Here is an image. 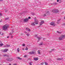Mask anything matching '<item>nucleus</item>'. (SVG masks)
Instances as JSON below:
<instances>
[{"label": "nucleus", "instance_id": "obj_48", "mask_svg": "<svg viewBox=\"0 0 65 65\" xmlns=\"http://www.w3.org/2000/svg\"><path fill=\"white\" fill-rule=\"evenodd\" d=\"M64 19H65V17H64Z\"/></svg>", "mask_w": 65, "mask_h": 65}, {"label": "nucleus", "instance_id": "obj_38", "mask_svg": "<svg viewBox=\"0 0 65 65\" xmlns=\"http://www.w3.org/2000/svg\"><path fill=\"white\" fill-rule=\"evenodd\" d=\"M40 45H42V43H41L40 44Z\"/></svg>", "mask_w": 65, "mask_h": 65}, {"label": "nucleus", "instance_id": "obj_15", "mask_svg": "<svg viewBox=\"0 0 65 65\" xmlns=\"http://www.w3.org/2000/svg\"><path fill=\"white\" fill-rule=\"evenodd\" d=\"M26 29H27V30L28 31H30V29H29V28H26Z\"/></svg>", "mask_w": 65, "mask_h": 65}, {"label": "nucleus", "instance_id": "obj_31", "mask_svg": "<svg viewBox=\"0 0 65 65\" xmlns=\"http://www.w3.org/2000/svg\"><path fill=\"white\" fill-rule=\"evenodd\" d=\"M31 14H32V15H35L34 13H32Z\"/></svg>", "mask_w": 65, "mask_h": 65}, {"label": "nucleus", "instance_id": "obj_26", "mask_svg": "<svg viewBox=\"0 0 65 65\" xmlns=\"http://www.w3.org/2000/svg\"><path fill=\"white\" fill-rule=\"evenodd\" d=\"M26 35L27 36H30V34H26Z\"/></svg>", "mask_w": 65, "mask_h": 65}, {"label": "nucleus", "instance_id": "obj_33", "mask_svg": "<svg viewBox=\"0 0 65 65\" xmlns=\"http://www.w3.org/2000/svg\"><path fill=\"white\" fill-rule=\"evenodd\" d=\"M13 36H11V38H13Z\"/></svg>", "mask_w": 65, "mask_h": 65}, {"label": "nucleus", "instance_id": "obj_22", "mask_svg": "<svg viewBox=\"0 0 65 65\" xmlns=\"http://www.w3.org/2000/svg\"><path fill=\"white\" fill-rule=\"evenodd\" d=\"M31 24L32 26H35V24L33 23H32Z\"/></svg>", "mask_w": 65, "mask_h": 65}, {"label": "nucleus", "instance_id": "obj_12", "mask_svg": "<svg viewBox=\"0 0 65 65\" xmlns=\"http://www.w3.org/2000/svg\"><path fill=\"white\" fill-rule=\"evenodd\" d=\"M50 14V13H49V12H47L46 13V14H44V16H46V14Z\"/></svg>", "mask_w": 65, "mask_h": 65}, {"label": "nucleus", "instance_id": "obj_23", "mask_svg": "<svg viewBox=\"0 0 65 65\" xmlns=\"http://www.w3.org/2000/svg\"><path fill=\"white\" fill-rule=\"evenodd\" d=\"M5 20H9V18H6L5 19Z\"/></svg>", "mask_w": 65, "mask_h": 65}, {"label": "nucleus", "instance_id": "obj_10", "mask_svg": "<svg viewBox=\"0 0 65 65\" xmlns=\"http://www.w3.org/2000/svg\"><path fill=\"white\" fill-rule=\"evenodd\" d=\"M29 54H35V52H30L29 53Z\"/></svg>", "mask_w": 65, "mask_h": 65}, {"label": "nucleus", "instance_id": "obj_52", "mask_svg": "<svg viewBox=\"0 0 65 65\" xmlns=\"http://www.w3.org/2000/svg\"><path fill=\"white\" fill-rule=\"evenodd\" d=\"M51 52H52V51H51V52H50V53H51Z\"/></svg>", "mask_w": 65, "mask_h": 65}, {"label": "nucleus", "instance_id": "obj_28", "mask_svg": "<svg viewBox=\"0 0 65 65\" xmlns=\"http://www.w3.org/2000/svg\"><path fill=\"white\" fill-rule=\"evenodd\" d=\"M25 44H22V46H25Z\"/></svg>", "mask_w": 65, "mask_h": 65}, {"label": "nucleus", "instance_id": "obj_14", "mask_svg": "<svg viewBox=\"0 0 65 65\" xmlns=\"http://www.w3.org/2000/svg\"><path fill=\"white\" fill-rule=\"evenodd\" d=\"M34 59L35 60V61H37L38 60V59L36 58H34Z\"/></svg>", "mask_w": 65, "mask_h": 65}, {"label": "nucleus", "instance_id": "obj_39", "mask_svg": "<svg viewBox=\"0 0 65 65\" xmlns=\"http://www.w3.org/2000/svg\"><path fill=\"white\" fill-rule=\"evenodd\" d=\"M59 0H57V2H59Z\"/></svg>", "mask_w": 65, "mask_h": 65}, {"label": "nucleus", "instance_id": "obj_54", "mask_svg": "<svg viewBox=\"0 0 65 65\" xmlns=\"http://www.w3.org/2000/svg\"><path fill=\"white\" fill-rule=\"evenodd\" d=\"M0 65H2L1 64H0Z\"/></svg>", "mask_w": 65, "mask_h": 65}, {"label": "nucleus", "instance_id": "obj_32", "mask_svg": "<svg viewBox=\"0 0 65 65\" xmlns=\"http://www.w3.org/2000/svg\"><path fill=\"white\" fill-rule=\"evenodd\" d=\"M4 56H7V55H6V54H5L4 55Z\"/></svg>", "mask_w": 65, "mask_h": 65}, {"label": "nucleus", "instance_id": "obj_6", "mask_svg": "<svg viewBox=\"0 0 65 65\" xmlns=\"http://www.w3.org/2000/svg\"><path fill=\"white\" fill-rule=\"evenodd\" d=\"M35 22H36V24H38V20H37L35 19Z\"/></svg>", "mask_w": 65, "mask_h": 65}, {"label": "nucleus", "instance_id": "obj_2", "mask_svg": "<svg viewBox=\"0 0 65 65\" xmlns=\"http://www.w3.org/2000/svg\"><path fill=\"white\" fill-rule=\"evenodd\" d=\"M65 38V35L61 36L59 37V39L60 40H62L64 39Z\"/></svg>", "mask_w": 65, "mask_h": 65}, {"label": "nucleus", "instance_id": "obj_43", "mask_svg": "<svg viewBox=\"0 0 65 65\" xmlns=\"http://www.w3.org/2000/svg\"><path fill=\"white\" fill-rule=\"evenodd\" d=\"M24 35V34H21V35Z\"/></svg>", "mask_w": 65, "mask_h": 65}, {"label": "nucleus", "instance_id": "obj_8", "mask_svg": "<svg viewBox=\"0 0 65 65\" xmlns=\"http://www.w3.org/2000/svg\"><path fill=\"white\" fill-rule=\"evenodd\" d=\"M44 21L43 20V21H41V22L40 23V25H42V24H43V23H44Z\"/></svg>", "mask_w": 65, "mask_h": 65}, {"label": "nucleus", "instance_id": "obj_1", "mask_svg": "<svg viewBox=\"0 0 65 65\" xmlns=\"http://www.w3.org/2000/svg\"><path fill=\"white\" fill-rule=\"evenodd\" d=\"M8 27H9V25L8 24H6L3 27V29L4 30H5L7 29Z\"/></svg>", "mask_w": 65, "mask_h": 65}, {"label": "nucleus", "instance_id": "obj_42", "mask_svg": "<svg viewBox=\"0 0 65 65\" xmlns=\"http://www.w3.org/2000/svg\"><path fill=\"white\" fill-rule=\"evenodd\" d=\"M3 1V0H0V1Z\"/></svg>", "mask_w": 65, "mask_h": 65}, {"label": "nucleus", "instance_id": "obj_53", "mask_svg": "<svg viewBox=\"0 0 65 65\" xmlns=\"http://www.w3.org/2000/svg\"><path fill=\"white\" fill-rule=\"evenodd\" d=\"M50 61H51L52 60L51 59H50Z\"/></svg>", "mask_w": 65, "mask_h": 65}, {"label": "nucleus", "instance_id": "obj_30", "mask_svg": "<svg viewBox=\"0 0 65 65\" xmlns=\"http://www.w3.org/2000/svg\"><path fill=\"white\" fill-rule=\"evenodd\" d=\"M27 55H24V58H26V57H27Z\"/></svg>", "mask_w": 65, "mask_h": 65}, {"label": "nucleus", "instance_id": "obj_3", "mask_svg": "<svg viewBox=\"0 0 65 65\" xmlns=\"http://www.w3.org/2000/svg\"><path fill=\"white\" fill-rule=\"evenodd\" d=\"M6 60L8 61H11L13 60V59L10 58H7L6 59Z\"/></svg>", "mask_w": 65, "mask_h": 65}, {"label": "nucleus", "instance_id": "obj_50", "mask_svg": "<svg viewBox=\"0 0 65 65\" xmlns=\"http://www.w3.org/2000/svg\"><path fill=\"white\" fill-rule=\"evenodd\" d=\"M1 32H0V34H1Z\"/></svg>", "mask_w": 65, "mask_h": 65}, {"label": "nucleus", "instance_id": "obj_11", "mask_svg": "<svg viewBox=\"0 0 65 65\" xmlns=\"http://www.w3.org/2000/svg\"><path fill=\"white\" fill-rule=\"evenodd\" d=\"M60 21H61V19H59V20H58L57 22V24H59L60 23Z\"/></svg>", "mask_w": 65, "mask_h": 65}, {"label": "nucleus", "instance_id": "obj_19", "mask_svg": "<svg viewBox=\"0 0 65 65\" xmlns=\"http://www.w3.org/2000/svg\"><path fill=\"white\" fill-rule=\"evenodd\" d=\"M38 54H40V50H38Z\"/></svg>", "mask_w": 65, "mask_h": 65}, {"label": "nucleus", "instance_id": "obj_46", "mask_svg": "<svg viewBox=\"0 0 65 65\" xmlns=\"http://www.w3.org/2000/svg\"><path fill=\"white\" fill-rule=\"evenodd\" d=\"M2 35H3V34H2Z\"/></svg>", "mask_w": 65, "mask_h": 65}, {"label": "nucleus", "instance_id": "obj_41", "mask_svg": "<svg viewBox=\"0 0 65 65\" xmlns=\"http://www.w3.org/2000/svg\"><path fill=\"white\" fill-rule=\"evenodd\" d=\"M5 11L6 12H7V10H6Z\"/></svg>", "mask_w": 65, "mask_h": 65}, {"label": "nucleus", "instance_id": "obj_25", "mask_svg": "<svg viewBox=\"0 0 65 65\" xmlns=\"http://www.w3.org/2000/svg\"><path fill=\"white\" fill-rule=\"evenodd\" d=\"M44 63H45V64L46 65H47V64H48V63H47L46 62H45Z\"/></svg>", "mask_w": 65, "mask_h": 65}, {"label": "nucleus", "instance_id": "obj_24", "mask_svg": "<svg viewBox=\"0 0 65 65\" xmlns=\"http://www.w3.org/2000/svg\"><path fill=\"white\" fill-rule=\"evenodd\" d=\"M25 50H28V47H26L25 48Z\"/></svg>", "mask_w": 65, "mask_h": 65}, {"label": "nucleus", "instance_id": "obj_21", "mask_svg": "<svg viewBox=\"0 0 65 65\" xmlns=\"http://www.w3.org/2000/svg\"><path fill=\"white\" fill-rule=\"evenodd\" d=\"M61 59V58H57V60H58V61L59 60H60Z\"/></svg>", "mask_w": 65, "mask_h": 65}, {"label": "nucleus", "instance_id": "obj_27", "mask_svg": "<svg viewBox=\"0 0 65 65\" xmlns=\"http://www.w3.org/2000/svg\"><path fill=\"white\" fill-rule=\"evenodd\" d=\"M17 59H19V60H21V59H22V58H21L20 57H18L17 58Z\"/></svg>", "mask_w": 65, "mask_h": 65}, {"label": "nucleus", "instance_id": "obj_29", "mask_svg": "<svg viewBox=\"0 0 65 65\" xmlns=\"http://www.w3.org/2000/svg\"><path fill=\"white\" fill-rule=\"evenodd\" d=\"M43 64H44V62H43L41 63V64L43 65Z\"/></svg>", "mask_w": 65, "mask_h": 65}, {"label": "nucleus", "instance_id": "obj_44", "mask_svg": "<svg viewBox=\"0 0 65 65\" xmlns=\"http://www.w3.org/2000/svg\"><path fill=\"white\" fill-rule=\"evenodd\" d=\"M9 65H11V63H10L9 64Z\"/></svg>", "mask_w": 65, "mask_h": 65}, {"label": "nucleus", "instance_id": "obj_49", "mask_svg": "<svg viewBox=\"0 0 65 65\" xmlns=\"http://www.w3.org/2000/svg\"><path fill=\"white\" fill-rule=\"evenodd\" d=\"M25 33H27V32H25Z\"/></svg>", "mask_w": 65, "mask_h": 65}, {"label": "nucleus", "instance_id": "obj_34", "mask_svg": "<svg viewBox=\"0 0 65 65\" xmlns=\"http://www.w3.org/2000/svg\"><path fill=\"white\" fill-rule=\"evenodd\" d=\"M29 65H32V64L31 63H29Z\"/></svg>", "mask_w": 65, "mask_h": 65}, {"label": "nucleus", "instance_id": "obj_17", "mask_svg": "<svg viewBox=\"0 0 65 65\" xmlns=\"http://www.w3.org/2000/svg\"><path fill=\"white\" fill-rule=\"evenodd\" d=\"M17 52L19 53L20 52V49L19 48H18L17 49Z\"/></svg>", "mask_w": 65, "mask_h": 65}, {"label": "nucleus", "instance_id": "obj_16", "mask_svg": "<svg viewBox=\"0 0 65 65\" xmlns=\"http://www.w3.org/2000/svg\"><path fill=\"white\" fill-rule=\"evenodd\" d=\"M10 46V45L7 44L6 45L5 47L6 46H7V47H9Z\"/></svg>", "mask_w": 65, "mask_h": 65}, {"label": "nucleus", "instance_id": "obj_7", "mask_svg": "<svg viewBox=\"0 0 65 65\" xmlns=\"http://www.w3.org/2000/svg\"><path fill=\"white\" fill-rule=\"evenodd\" d=\"M35 37L36 38H38V41H39V40H40V38L38 37L37 35H35Z\"/></svg>", "mask_w": 65, "mask_h": 65}, {"label": "nucleus", "instance_id": "obj_36", "mask_svg": "<svg viewBox=\"0 0 65 65\" xmlns=\"http://www.w3.org/2000/svg\"><path fill=\"white\" fill-rule=\"evenodd\" d=\"M52 51H54V49H52Z\"/></svg>", "mask_w": 65, "mask_h": 65}, {"label": "nucleus", "instance_id": "obj_13", "mask_svg": "<svg viewBox=\"0 0 65 65\" xmlns=\"http://www.w3.org/2000/svg\"><path fill=\"white\" fill-rule=\"evenodd\" d=\"M7 51H8V49H5L4 50L3 52H7Z\"/></svg>", "mask_w": 65, "mask_h": 65}, {"label": "nucleus", "instance_id": "obj_51", "mask_svg": "<svg viewBox=\"0 0 65 65\" xmlns=\"http://www.w3.org/2000/svg\"><path fill=\"white\" fill-rule=\"evenodd\" d=\"M23 50H24V49H23Z\"/></svg>", "mask_w": 65, "mask_h": 65}, {"label": "nucleus", "instance_id": "obj_55", "mask_svg": "<svg viewBox=\"0 0 65 65\" xmlns=\"http://www.w3.org/2000/svg\"><path fill=\"white\" fill-rule=\"evenodd\" d=\"M50 62H51V61L50 60Z\"/></svg>", "mask_w": 65, "mask_h": 65}, {"label": "nucleus", "instance_id": "obj_37", "mask_svg": "<svg viewBox=\"0 0 65 65\" xmlns=\"http://www.w3.org/2000/svg\"><path fill=\"white\" fill-rule=\"evenodd\" d=\"M10 35H12V33H10Z\"/></svg>", "mask_w": 65, "mask_h": 65}, {"label": "nucleus", "instance_id": "obj_5", "mask_svg": "<svg viewBox=\"0 0 65 65\" xmlns=\"http://www.w3.org/2000/svg\"><path fill=\"white\" fill-rule=\"evenodd\" d=\"M50 25H52V26H55L56 25V24L55 23H54V22H51L50 24Z\"/></svg>", "mask_w": 65, "mask_h": 65}, {"label": "nucleus", "instance_id": "obj_56", "mask_svg": "<svg viewBox=\"0 0 65 65\" xmlns=\"http://www.w3.org/2000/svg\"><path fill=\"white\" fill-rule=\"evenodd\" d=\"M64 25H65V24H64Z\"/></svg>", "mask_w": 65, "mask_h": 65}, {"label": "nucleus", "instance_id": "obj_45", "mask_svg": "<svg viewBox=\"0 0 65 65\" xmlns=\"http://www.w3.org/2000/svg\"><path fill=\"white\" fill-rule=\"evenodd\" d=\"M1 22H2V21H0V23H1Z\"/></svg>", "mask_w": 65, "mask_h": 65}, {"label": "nucleus", "instance_id": "obj_47", "mask_svg": "<svg viewBox=\"0 0 65 65\" xmlns=\"http://www.w3.org/2000/svg\"><path fill=\"white\" fill-rule=\"evenodd\" d=\"M7 38H9V37H7Z\"/></svg>", "mask_w": 65, "mask_h": 65}, {"label": "nucleus", "instance_id": "obj_20", "mask_svg": "<svg viewBox=\"0 0 65 65\" xmlns=\"http://www.w3.org/2000/svg\"><path fill=\"white\" fill-rule=\"evenodd\" d=\"M3 45V44L2 43L0 44V46H2Z\"/></svg>", "mask_w": 65, "mask_h": 65}, {"label": "nucleus", "instance_id": "obj_4", "mask_svg": "<svg viewBox=\"0 0 65 65\" xmlns=\"http://www.w3.org/2000/svg\"><path fill=\"white\" fill-rule=\"evenodd\" d=\"M53 11L54 12V13H57L59 12V10H57L56 9H54L53 10Z\"/></svg>", "mask_w": 65, "mask_h": 65}, {"label": "nucleus", "instance_id": "obj_18", "mask_svg": "<svg viewBox=\"0 0 65 65\" xmlns=\"http://www.w3.org/2000/svg\"><path fill=\"white\" fill-rule=\"evenodd\" d=\"M57 33H59V34H61L62 33V32H60L58 31H57Z\"/></svg>", "mask_w": 65, "mask_h": 65}, {"label": "nucleus", "instance_id": "obj_9", "mask_svg": "<svg viewBox=\"0 0 65 65\" xmlns=\"http://www.w3.org/2000/svg\"><path fill=\"white\" fill-rule=\"evenodd\" d=\"M28 18H26L24 20V22H28Z\"/></svg>", "mask_w": 65, "mask_h": 65}, {"label": "nucleus", "instance_id": "obj_35", "mask_svg": "<svg viewBox=\"0 0 65 65\" xmlns=\"http://www.w3.org/2000/svg\"><path fill=\"white\" fill-rule=\"evenodd\" d=\"M0 15H2V14L1 13H0Z\"/></svg>", "mask_w": 65, "mask_h": 65}, {"label": "nucleus", "instance_id": "obj_40", "mask_svg": "<svg viewBox=\"0 0 65 65\" xmlns=\"http://www.w3.org/2000/svg\"><path fill=\"white\" fill-rule=\"evenodd\" d=\"M28 19H30V17H28Z\"/></svg>", "mask_w": 65, "mask_h": 65}]
</instances>
